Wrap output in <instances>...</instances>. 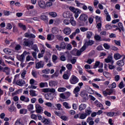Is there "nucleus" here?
Masks as SVG:
<instances>
[{
  "label": "nucleus",
  "mask_w": 125,
  "mask_h": 125,
  "mask_svg": "<svg viewBox=\"0 0 125 125\" xmlns=\"http://www.w3.org/2000/svg\"><path fill=\"white\" fill-rule=\"evenodd\" d=\"M92 62H94V59H89L87 61L86 63H87V64H90L91 63H92Z\"/></svg>",
  "instance_id": "052dcab7"
},
{
  "label": "nucleus",
  "mask_w": 125,
  "mask_h": 125,
  "mask_svg": "<svg viewBox=\"0 0 125 125\" xmlns=\"http://www.w3.org/2000/svg\"><path fill=\"white\" fill-rule=\"evenodd\" d=\"M42 72L43 74H49L50 73V70L48 68H46L42 70Z\"/></svg>",
  "instance_id": "49530a36"
},
{
  "label": "nucleus",
  "mask_w": 125,
  "mask_h": 125,
  "mask_svg": "<svg viewBox=\"0 0 125 125\" xmlns=\"http://www.w3.org/2000/svg\"><path fill=\"white\" fill-rule=\"evenodd\" d=\"M100 64V62L99 61H97L94 65L93 66V68L94 69H96V68H97V67H98V66H99V64Z\"/></svg>",
  "instance_id": "864d4df0"
},
{
  "label": "nucleus",
  "mask_w": 125,
  "mask_h": 125,
  "mask_svg": "<svg viewBox=\"0 0 125 125\" xmlns=\"http://www.w3.org/2000/svg\"><path fill=\"white\" fill-rule=\"evenodd\" d=\"M57 84V83L55 81H50L49 82V85L50 86H55Z\"/></svg>",
  "instance_id": "4c0bfd02"
},
{
  "label": "nucleus",
  "mask_w": 125,
  "mask_h": 125,
  "mask_svg": "<svg viewBox=\"0 0 125 125\" xmlns=\"http://www.w3.org/2000/svg\"><path fill=\"white\" fill-rule=\"evenodd\" d=\"M79 19L81 21L85 22L86 24H87V15L86 14H82L79 17Z\"/></svg>",
  "instance_id": "6e6552de"
},
{
  "label": "nucleus",
  "mask_w": 125,
  "mask_h": 125,
  "mask_svg": "<svg viewBox=\"0 0 125 125\" xmlns=\"http://www.w3.org/2000/svg\"><path fill=\"white\" fill-rule=\"evenodd\" d=\"M32 49L34 50L35 52H39V48H38L37 44H34L32 47Z\"/></svg>",
  "instance_id": "2f4dec72"
},
{
  "label": "nucleus",
  "mask_w": 125,
  "mask_h": 125,
  "mask_svg": "<svg viewBox=\"0 0 125 125\" xmlns=\"http://www.w3.org/2000/svg\"><path fill=\"white\" fill-rule=\"evenodd\" d=\"M27 109L28 111H32L34 109V105L33 104H30L27 106Z\"/></svg>",
  "instance_id": "c03bdc74"
},
{
  "label": "nucleus",
  "mask_w": 125,
  "mask_h": 125,
  "mask_svg": "<svg viewBox=\"0 0 125 125\" xmlns=\"http://www.w3.org/2000/svg\"><path fill=\"white\" fill-rule=\"evenodd\" d=\"M118 26L119 29H121L123 32H125V27H124V25H123L122 22L118 23Z\"/></svg>",
  "instance_id": "72a5a7b5"
},
{
  "label": "nucleus",
  "mask_w": 125,
  "mask_h": 125,
  "mask_svg": "<svg viewBox=\"0 0 125 125\" xmlns=\"http://www.w3.org/2000/svg\"><path fill=\"white\" fill-rule=\"evenodd\" d=\"M44 67V62L40 61L36 63L35 68L36 69H42Z\"/></svg>",
  "instance_id": "39448f33"
},
{
  "label": "nucleus",
  "mask_w": 125,
  "mask_h": 125,
  "mask_svg": "<svg viewBox=\"0 0 125 125\" xmlns=\"http://www.w3.org/2000/svg\"><path fill=\"white\" fill-rule=\"evenodd\" d=\"M46 7H50V6H52V2L51 1H48L46 2Z\"/></svg>",
  "instance_id": "4d7b16f0"
},
{
  "label": "nucleus",
  "mask_w": 125,
  "mask_h": 125,
  "mask_svg": "<svg viewBox=\"0 0 125 125\" xmlns=\"http://www.w3.org/2000/svg\"><path fill=\"white\" fill-rule=\"evenodd\" d=\"M45 98L47 100H52V97H51V94H46L45 95Z\"/></svg>",
  "instance_id": "c756f323"
},
{
  "label": "nucleus",
  "mask_w": 125,
  "mask_h": 125,
  "mask_svg": "<svg viewBox=\"0 0 125 125\" xmlns=\"http://www.w3.org/2000/svg\"><path fill=\"white\" fill-rule=\"evenodd\" d=\"M114 58L115 60H119V59H121V58H122V56L120 54L117 53L114 54Z\"/></svg>",
  "instance_id": "393cba45"
},
{
  "label": "nucleus",
  "mask_w": 125,
  "mask_h": 125,
  "mask_svg": "<svg viewBox=\"0 0 125 125\" xmlns=\"http://www.w3.org/2000/svg\"><path fill=\"white\" fill-rule=\"evenodd\" d=\"M24 37L25 38H29V39H36V35L32 33L29 34L28 32L24 34Z\"/></svg>",
  "instance_id": "f8f14e48"
},
{
  "label": "nucleus",
  "mask_w": 125,
  "mask_h": 125,
  "mask_svg": "<svg viewBox=\"0 0 125 125\" xmlns=\"http://www.w3.org/2000/svg\"><path fill=\"white\" fill-rule=\"evenodd\" d=\"M71 74L68 72H65L62 76L63 80H69Z\"/></svg>",
  "instance_id": "a211bd4d"
},
{
  "label": "nucleus",
  "mask_w": 125,
  "mask_h": 125,
  "mask_svg": "<svg viewBox=\"0 0 125 125\" xmlns=\"http://www.w3.org/2000/svg\"><path fill=\"white\" fill-rule=\"evenodd\" d=\"M57 59H58V57L56 55H53L52 56L53 62H55V61H56V60H57Z\"/></svg>",
  "instance_id": "bf43d9fd"
},
{
  "label": "nucleus",
  "mask_w": 125,
  "mask_h": 125,
  "mask_svg": "<svg viewBox=\"0 0 125 125\" xmlns=\"http://www.w3.org/2000/svg\"><path fill=\"white\" fill-rule=\"evenodd\" d=\"M28 88L30 89H36L37 88V86L34 85H31L28 86Z\"/></svg>",
  "instance_id": "338daca9"
},
{
  "label": "nucleus",
  "mask_w": 125,
  "mask_h": 125,
  "mask_svg": "<svg viewBox=\"0 0 125 125\" xmlns=\"http://www.w3.org/2000/svg\"><path fill=\"white\" fill-rule=\"evenodd\" d=\"M69 9L71 12L74 13V17L76 19L79 17V14H81V13H82V10L78 8H76L74 7L70 6Z\"/></svg>",
  "instance_id": "f257e3e1"
},
{
  "label": "nucleus",
  "mask_w": 125,
  "mask_h": 125,
  "mask_svg": "<svg viewBox=\"0 0 125 125\" xmlns=\"http://www.w3.org/2000/svg\"><path fill=\"white\" fill-rule=\"evenodd\" d=\"M3 51L6 54H9V53H11V52H12V51L11 50V49H8V48L4 49Z\"/></svg>",
  "instance_id": "58836bf2"
},
{
  "label": "nucleus",
  "mask_w": 125,
  "mask_h": 125,
  "mask_svg": "<svg viewBox=\"0 0 125 125\" xmlns=\"http://www.w3.org/2000/svg\"><path fill=\"white\" fill-rule=\"evenodd\" d=\"M56 37L57 38V40H58L59 41H63V40L64 39L63 38V36H62L60 35H56Z\"/></svg>",
  "instance_id": "8fccbe9b"
},
{
  "label": "nucleus",
  "mask_w": 125,
  "mask_h": 125,
  "mask_svg": "<svg viewBox=\"0 0 125 125\" xmlns=\"http://www.w3.org/2000/svg\"><path fill=\"white\" fill-rule=\"evenodd\" d=\"M66 88L65 87H59L58 89V91L59 92H64V91H66Z\"/></svg>",
  "instance_id": "37998d69"
},
{
  "label": "nucleus",
  "mask_w": 125,
  "mask_h": 125,
  "mask_svg": "<svg viewBox=\"0 0 125 125\" xmlns=\"http://www.w3.org/2000/svg\"><path fill=\"white\" fill-rule=\"evenodd\" d=\"M70 83L71 84H76L77 83H79V79L75 75H72L70 80Z\"/></svg>",
  "instance_id": "423d86ee"
},
{
  "label": "nucleus",
  "mask_w": 125,
  "mask_h": 125,
  "mask_svg": "<svg viewBox=\"0 0 125 125\" xmlns=\"http://www.w3.org/2000/svg\"><path fill=\"white\" fill-rule=\"evenodd\" d=\"M116 64L118 65V66H119V67H123V66L125 65V62H124L123 60H119L117 62Z\"/></svg>",
  "instance_id": "412c9836"
},
{
  "label": "nucleus",
  "mask_w": 125,
  "mask_h": 125,
  "mask_svg": "<svg viewBox=\"0 0 125 125\" xmlns=\"http://www.w3.org/2000/svg\"><path fill=\"white\" fill-rule=\"evenodd\" d=\"M40 19L42 21H44L46 23L48 22V17L47 16L44 15H42L40 16Z\"/></svg>",
  "instance_id": "ddd939ff"
},
{
  "label": "nucleus",
  "mask_w": 125,
  "mask_h": 125,
  "mask_svg": "<svg viewBox=\"0 0 125 125\" xmlns=\"http://www.w3.org/2000/svg\"><path fill=\"white\" fill-rule=\"evenodd\" d=\"M94 39L96 40V41H98V42H101V37L99 35H95L94 36Z\"/></svg>",
  "instance_id": "09e8293b"
},
{
  "label": "nucleus",
  "mask_w": 125,
  "mask_h": 125,
  "mask_svg": "<svg viewBox=\"0 0 125 125\" xmlns=\"http://www.w3.org/2000/svg\"><path fill=\"white\" fill-rule=\"evenodd\" d=\"M86 108V104H82L79 106V110L80 112H82L83 110H84Z\"/></svg>",
  "instance_id": "aec40b11"
},
{
  "label": "nucleus",
  "mask_w": 125,
  "mask_h": 125,
  "mask_svg": "<svg viewBox=\"0 0 125 125\" xmlns=\"http://www.w3.org/2000/svg\"><path fill=\"white\" fill-rule=\"evenodd\" d=\"M53 36L54 37V35H52L51 34H48L47 36V40L48 41H51V40H52V39H51V36Z\"/></svg>",
  "instance_id": "69168bd1"
},
{
  "label": "nucleus",
  "mask_w": 125,
  "mask_h": 125,
  "mask_svg": "<svg viewBox=\"0 0 125 125\" xmlns=\"http://www.w3.org/2000/svg\"><path fill=\"white\" fill-rule=\"evenodd\" d=\"M39 6L41 7V8H45L46 7L45 2L42 0H41L38 2Z\"/></svg>",
  "instance_id": "2eb2a0df"
},
{
  "label": "nucleus",
  "mask_w": 125,
  "mask_h": 125,
  "mask_svg": "<svg viewBox=\"0 0 125 125\" xmlns=\"http://www.w3.org/2000/svg\"><path fill=\"white\" fill-rule=\"evenodd\" d=\"M104 47L105 49H110L111 46L108 43H104Z\"/></svg>",
  "instance_id": "3c124183"
},
{
  "label": "nucleus",
  "mask_w": 125,
  "mask_h": 125,
  "mask_svg": "<svg viewBox=\"0 0 125 125\" xmlns=\"http://www.w3.org/2000/svg\"><path fill=\"white\" fill-rule=\"evenodd\" d=\"M45 85H47V83L46 82H45V83L41 82L40 83V84H39V86L40 87H41V88L45 87Z\"/></svg>",
  "instance_id": "f704fd0d"
},
{
  "label": "nucleus",
  "mask_w": 125,
  "mask_h": 125,
  "mask_svg": "<svg viewBox=\"0 0 125 125\" xmlns=\"http://www.w3.org/2000/svg\"><path fill=\"white\" fill-rule=\"evenodd\" d=\"M16 83L20 86H23V85L26 83V82L23 80H19L17 81Z\"/></svg>",
  "instance_id": "4468645a"
},
{
  "label": "nucleus",
  "mask_w": 125,
  "mask_h": 125,
  "mask_svg": "<svg viewBox=\"0 0 125 125\" xmlns=\"http://www.w3.org/2000/svg\"><path fill=\"white\" fill-rule=\"evenodd\" d=\"M80 91H81V87H80V86H77L74 88L73 93L75 94V97L79 96V92H80Z\"/></svg>",
  "instance_id": "9d476101"
},
{
  "label": "nucleus",
  "mask_w": 125,
  "mask_h": 125,
  "mask_svg": "<svg viewBox=\"0 0 125 125\" xmlns=\"http://www.w3.org/2000/svg\"><path fill=\"white\" fill-rule=\"evenodd\" d=\"M29 94L30 96H32V97H34L35 96H37L38 95V94L36 93V91L32 89L29 90Z\"/></svg>",
  "instance_id": "4be33fe9"
},
{
  "label": "nucleus",
  "mask_w": 125,
  "mask_h": 125,
  "mask_svg": "<svg viewBox=\"0 0 125 125\" xmlns=\"http://www.w3.org/2000/svg\"><path fill=\"white\" fill-rule=\"evenodd\" d=\"M31 74H32L33 77H34V78H36V79H37V78H38V73H37V71L32 70Z\"/></svg>",
  "instance_id": "e433bc0d"
},
{
  "label": "nucleus",
  "mask_w": 125,
  "mask_h": 125,
  "mask_svg": "<svg viewBox=\"0 0 125 125\" xmlns=\"http://www.w3.org/2000/svg\"><path fill=\"white\" fill-rule=\"evenodd\" d=\"M66 67L67 70H68V71H72V69H73V65L71 63L67 64L66 65Z\"/></svg>",
  "instance_id": "7c9ffc66"
},
{
  "label": "nucleus",
  "mask_w": 125,
  "mask_h": 125,
  "mask_svg": "<svg viewBox=\"0 0 125 125\" xmlns=\"http://www.w3.org/2000/svg\"><path fill=\"white\" fill-rule=\"evenodd\" d=\"M52 32L54 35H56L59 32V29L57 27H53Z\"/></svg>",
  "instance_id": "bb28decb"
},
{
  "label": "nucleus",
  "mask_w": 125,
  "mask_h": 125,
  "mask_svg": "<svg viewBox=\"0 0 125 125\" xmlns=\"http://www.w3.org/2000/svg\"><path fill=\"white\" fill-rule=\"evenodd\" d=\"M20 100H21V101H24V102H26V103L30 102V99H29V98L28 97H25V96H21Z\"/></svg>",
  "instance_id": "dca6fc26"
},
{
  "label": "nucleus",
  "mask_w": 125,
  "mask_h": 125,
  "mask_svg": "<svg viewBox=\"0 0 125 125\" xmlns=\"http://www.w3.org/2000/svg\"><path fill=\"white\" fill-rule=\"evenodd\" d=\"M27 74V71L24 70L23 71L22 73L21 74V76L22 79H24L25 78V75Z\"/></svg>",
  "instance_id": "e2e57ef3"
},
{
  "label": "nucleus",
  "mask_w": 125,
  "mask_h": 125,
  "mask_svg": "<svg viewBox=\"0 0 125 125\" xmlns=\"http://www.w3.org/2000/svg\"><path fill=\"white\" fill-rule=\"evenodd\" d=\"M63 106L66 108V109H70L71 108V106L69 105V103L67 102H63L62 103Z\"/></svg>",
  "instance_id": "473e14b6"
},
{
  "label": "nucleus",
  "mask_w": 125,
  "mask_h": 125,
  "mask_svg": "<svg viewBox=\"0 0 125 125\" xmlns=\"http://www.w3.org/2000/svg\"><path fill=\"white\" fill-rule=\"evenodd\" d=\"M94 104L96 106H97V107H103V104H102L99 102V101H98V100H96L94 102Z\"/></svg>",
  "instance_id": "a878e982"
},
{
  "label": "nucleus",
  "mask_w": 125,
  "mask_h": 125,
  "mask_svg": "<svg viewBox=\"0 0 125 125\" xmlns=\"http://www.w3.org/2000/svg\"><path fill=\"white\" fill-rule=\"evenodd\" d=\"M106 63H111V65L114 64V61H113V57L112 56H109L107 58L104 59Z\"/></svg>",
  "instance_id": "1a4fd4ad"
},
{
  "label": "nucleus",
  "mask_w": 125,
  "mask_h": 125,
  "mask_svg": "<svg viewBox=\"0 0 125 125\" xmlns=\"http://www.w3.org/2000/svg\"><path fill=\"white\" fill-rule=\"evenodd\" d=\"M92 37V32L90 31H87L86 33V38L87 39H90Z\"/></svg>",
  "instance_id": "ea45409f"
},
{
  "label": "nucleus",
  "mask_w": 125,
  "mask_h": 125,
  "mask_svg": "<svg viewBox=\"0 0 125 125\" xmlns=\"http://www.w3.org/2000/svg\"><path fill=\"white\" fill-rule=\"evenodd\" d=\"M80 30L81 32H86L88 30V28L87 27H81Z\"/></svg>",
  "instance_id": "13d9d810"
},
{
  "label": "nucleus",
  "mask_w": 125,
  "mask_h": 125,
  "mask_svg": "<svg viewBox=\"0 0 125 125\" xmlns=\"http://www.w3.org/2000/svg\"><path fill=\"white\" fill-rule=\"evenodd\" d=\"M42 123L45 125H49V124H50V120L49 119L44 118L42 119Z\"/></svg>",
  "instance_id": "b1692460"
},
{
  "label": "nucleus",
  "mask_w": 125,
  "mask_h": 125,
  "mask_svg": "<svg viewBox=\"0 0 125 125\" xmlns=\"http://www.w3.org/2000/svg\"><path fill=\"white\" fill-rule=\"evenodd\" d=\"M20 113L21 115H25V114H27V110L25 108L20 109Z\"/></svg>",
  "instance_id": "c9c22d12"
},
{
  "label": "nucleus",
  "mask_w": 125,
  "mask_h": 125,
  "mask_svg": "<svg viewBox=\"0 0 125 125\" xmlns=\"http://www.w3.org/2000/svg\"><path fill=\"white\" fill-rule=\"evenodd\" d=\"M26 60L27 62L30 61V60L34 61V59L33 58V57H32L31 56L28 55L26 58Z\"/></svg>",
  "instance_id": "de8ad7c7"
},
{
  "label": "nucleus",
  "mask_w": 125,
  "mask_h": 125,
  "mask_svg": "<svg viewBox=\"0 0 125 125\" xmlns=\"http://www.w3.org/2000/svg\"><path fill=\"white\" fill-rule=\"evenodd\" d=\"M105 115L108 116V117H113L115 115V112H105Z\"/></svg>",
  "instance_id": "a19ab883"
},
{
  "label": "nucleus",
  "mask_w": 125,
  "mask_h": 125,
  "mask_svg": "<svg viewBox=\"0 0 125 125\" xmlns=\"http://www.w3.org/2000/svg\"><path fill=\"white\" fill-rule=\"evenodd\" d=\"M60 97L62 98V99H67L66 96L64 93H61L60 95Z\"/></svg>",
  "instance_id": "0e129e2a"
},
{
  "label": "nucleus",
  "mask_w": 125,
  "mask_h": 125,
  "mask_svg": "<svg viewBox=\"0 0 125 125\" xmlns=\"http://www.w3.org/2000/svg\"><path fill=\"white\" fill-rule=\"evenodd\" d=\"M15 125H23V124L20 122V120H17L15 123Z\"/></svg>",
  "instance_id": "774afa93"
},
{
  "label": "nucleus",
  "mask_w": 125,
  "mask_h": 125,
  "mask_svg": "<svg viewBox=\"0 0 125 125\" xmlns=\"http://www.w3.org/2000/svg\"><path fill=\"white\" fill-rule=\"evenodd\" d=\"M30 117L33 120H37L38 119V116L36 114H31Z\"/></svg>",
  "instance_id": "6e6d98bb"
},
{
  "label": "nucleus",
  "mask_w": 125,
  "mask_h": 125,
  "mask_svg": "<svg viewBox=\"0 0 125 125\" xmlns=\"http://www.w3.org/2000/svg\"><path fill=\"white\" fill-rule=\"evenodd\" d=\"M92 113V111L91 110V108H90V107H88V108H87L85 110V114L86 116H89L90 114Z\"/></svg>",
  "instance_id": "f3484780"
},
{
  "label": "nucleus",
  "mask_w": 125,
  "mask_h": 125,
  "mask_svg": "<svg viewBox=\"0 0 125 125\" xmlns=\"http://www.w3.org/2000/svg\"><path fill=\"white\" fill-rule=\"evenodd\" d=\"M94 43V41L92 40H89L87 42H86L84 44L85 46L88 47V46H91Z\"/></svg>",
  "instance_id": "6ab92c4d"
},
{
  "label": "nucleus",
  "mask_w": 125,
  "mask_h": 125,
  "mask_svg": "<svg viewBox=\"0 0 125 125\" xmlns=\"http://www.w3.org/2000/svg\"><path fill=\"white\" fill-rule=\"evenodd\" d=\"M70 23L72 26H75L77 25V22L74 20V18H71L70 20Z\"/></svg>",
  "instance_id": "cd10ccee"
},
{
  "label": "nucleus",
  "mask_w": 125,
  "mask_h": 125,
  "mask_svg": "<svg viewBox=\"0 0 125 125\" xmlns=\"http://www.w3.org/2000/svg\"><path fill=\"white\" fill-rule=\"evenodd\" d=\"M63 24L64 25H69V24H70V20H64L63 21Z\"/></svg>",
  "instance_id": "680f3d73"
},
{
  "label": "nucleus",
  "mask_w": 125,
  "mask_h": 125,
  "mask_svg": "<svg viewBox=\"0 0 125 125\" xmlns=\"http://www.w3.org/2000/svg\"><path fill=\"white\" fill-rule=\"evenodd\" d=\"M87 47L86 46L85 44H84L83 46L80 49V50L81 52H83V51L86 49Z\"/></svg>",
  "instance_id": "5fc2aeb1"
},
{
  "label": "nucleus",
  "mask_w": 125,
  "mask_h": 125,
  "mask_svg": "<svg viewBox=\"0 0 125 125\" xmlns=\"http://www.w3.org/2000/svg\"><path fill=\"white\" fill-rule=\"evenodd\" d=\"M66 46H67V44L65 42H61L60 46L58 45H56V48L57 49V50L59 51H61L62 49H66Z\"/></svg>",
  "instance_id": "20e7f679"
},
{
  "label": "nucleus",
  "mask_w": 125,
  "mask_h": 125,
  "mask_svg": "<svg viewBox=\"0 0 125 125\" xmlns=\"http://www.w3.org/2000/svg\"><path fill=\"white\" fill-rule=\"evenodd\" d=\"M27 54H30V52L25 51L21 55L17 56V58L19 61H21V62H24L25 60V56L27 55Z\"/></svg>",
  "instance_id": "7ed1b4c3"
},
{
  "label": "nucleus",
  "mask_w": 125,
  "mask_h": 125,
  "mask_svg": "<svg viewBox=\"0 0 125 125\" xmlns=\"http://www.w3.org/2000/svg\"><path fill=\"white\" fill-rule=\"evenodd\" d=\"M49 15L50 16H51L52 17H56L57 16V13L55 12H51L48 13Z\"/></svg>",
  "instance_id": "79ce46f5"
},
{
  "label": "nucleus",
  "mask_w": 125,
  "mask_h": 125,
  "mask_svg": "<svg viewBox=\"0 0 125 125\" xmlns=\"http://www.w3.org/2000/svg\"><path fill=\"white\" fill-rule=\"evenodd\" d=\"M35 109L37 114H41L43 111V108L39 104L35 105Z\"/></svg>",
  "instance_id": "0eeeda50"
},
{
  "label": "nucleus",
  "mask_w": 125,
  "mask_h": 125,
  "mask_svg": "<svg viewBox=\"0 0 125 125\" xmlns=\"http://www.w3.org/2000/svg\"><path fill=\"white\" fill-rule=\"evenodd\" d=\"M33 44H34V42L33 41H29L28 39L26 38L23 40V45H24V46L30 47Z\"/></svg>",
  "instance_id": "f03ea898"
},
{
  "label": "nucleus",
  "mask_w": 125,
  "mask_h": 125,
  "mask_svg": "<svg viewBox=\"0 0 125 125\" xmlns=\"http://www.w3.org/2000/svg\"><path fill=\"white\" fill-rule=\"evenodd\" d=\"M86 117L87 116L85 114V113H83L80 115L79 119H80L81 120H84V119H85Z\"/></svg>",
  "instance_id": "a18cd8bd"
},
{
  "label": "nucleus",
  "mask_w": 125,
  "mask_h": 125,
  "mask_svg": "<svg viewBox=\"0 0 125 125\" xmlns=\"http://www.w3.org/2000/svg\"><path fill=\"white\" fill-rule=\"evenodd\" d=\"M3 72L6 73V75H9V73H10V68H9L8 67H5Z\"/></svg>",
  "instance_id": "5701e85b"
},
{
  "label": "nucleus",
  "mask_w": 125,
  "mask_h": 125,
  "mask_svg": "<svg viewBox=\"0 0 125 125\" xmlns=\"http://www.w3.org/2000/svg\"><path fill=\"white\" fill-rule=\"evenodd\" d=\"M19 26L20 28H21L22 29H23L24 31H26L27 30V28L26 27V25L23 24V23H19Z\"/></svg>",
  "instance_id": "c85d7f7f"
},
{
  "label": "nucleus",
  "mask_w": 125,
  "mask_h": 125,
  "mask_svg": "<svg viewBox=\"0 0 125 125\" xmlns=\"http://www.w3.org/2000/svg\"><path fill=\"white\" fill-rule=\"evenodd\" d=\"M71 33H72V30L69 27H66L63 29V33L65 35H69Z\"/></svg>",
  "instance_id": "9b49d317"
},
{
  "label": "nucleus",
  "mask_w": 125,
  "mask_h": 125,
  "mask_svg": "<svg viewBox=\"0 0 125 125\" xmlns=\"http://www.w3.org/2000/svg\"><path fill=\"white\" fill-rule=\"evenodd\" d=\"M81 96L83 97V98L85 99L87 97V94H85V93L82 92L81 93Z\"/></svg>",
  "instance_id": "603ef678"
}]
</instances>
